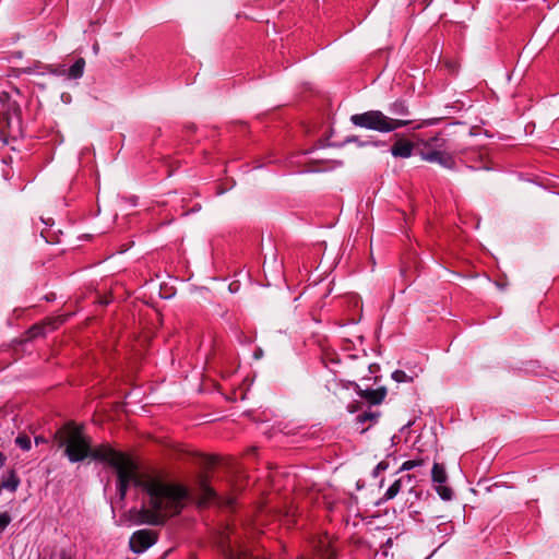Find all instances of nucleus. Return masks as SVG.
<instances>
[{
  "instance_id": "6e6552de",
  "label": "nucleus",
  "mask_w": 559,
  "mask_h": 559,
  "mask_svg": "<svg viewBox=\"0 0 559 559\" xmlns=\"http://www.w3.org/2000/svg\"><path fill=\"white\" fill-rule=\"evenodd\" d=\"M359 395L361 399L367 401L369 404L377 405V404H380L384 400V397L386 395V390H385V388H379L376 390L367 389V390L360 391Z\"/></svg>"
},
{
  "instance_id": "39448f33",
  "label": "nucleus",
  "mask_w": 559,
  "mask_h": 559,
  "mask_svg": "<svg viewBox=\"0 0 559 559\" xmlns=\"http://www.w3.org/2000/svg\"><path fill=\"white\" fill-rule=\"evenodd\" d=\"M431 480L436 485V491L438 492L442 500L448 501L452 499L453 490L449 486H445L448 475L442 464H433L431 469Z\"/></svg>"
},
{
  "instance_id": "4be33fe9",
  "label": "nucleus",
  "mask_w": 559,
  "mask_h": 559,
  "mask_svg": "<svg viewBox=\"0 0 559 559\" xmlns=\"http://www.w3.org/2000/svg\"><path fill=\"white\" fill-rule=\"evenodd\" d=\"M35 442H36V444H38L40 442H44V439L41 437H36Z\"/></svg>"
},
{
  "instance_id": "20e7f679",
  "label": "nucleus",
  "mask_w": 559,
  "mask_h": 559,
  "mask_svg": "<svg viewBox=\"0 0 559 559\" xmlns=\"http://www.w3.org/2000/svg\"><path fill=\"white\" fill-rule=\"evenodd\" d=\"M158 534L153 530L135 531L129 540L130 550L134 554H142L156 544Z\"/></svg>"
},
{
  "instance_id": "2eb2a0df",
  "label": "nucleus",
  "mask_w": 559,
  "mask_h": 559,
  "mask_svg": "<svg viewBox=\"0 0 559 559\" xmlns=\"http://www.w3.org/2000/svg\"><path fill=\"white\" fill-rule=\"evenodd\" d=\"M424 463H425V461L423 459L405 461L402 464V466L400 467L399 472L411 471V469H413L415 467L424 465Z\"/></svg>"
},
{
  "instance_id": "4468645a",
  "label": "nucleus",
  "mask_w": 559,
  "mask_h": 559,
  "mask_svg": "<svg viewBox=\"0 0 559 559\" xmlns=\"http://www.w3.org/2000/svg\"><path fill=\"white\" fill-rule=\"evenodd\" d=\"M15 444L23 451H28L32 448L31 438L26 435H19L15 439Z\"/></svg>"
},
{
  "instance_id": "dca6fc26",
  "label": "nucleus",
  "mask_w": 559,
  "mask_h": 559,
  "mask_svg": "<svg viewBox=\"0 0 559 559\" xmlns=\"http://www.w3.org/2000/svg\"><path fill=\"white\" fill-rule=\"evenodd\" d=\"M12 519L8 512L0 513V534L8 527Z\"/></svg>"
},
{
  "instance_id": "a211bd4d",
  "label": "nucleus",
  "mask_w": 559,
  "mask_h": 559,
  "mask_svg": "<svg viewBox=\"0 0 559 559\" xmlns=\"http://www.w3.org/2000/svg\"><path fill=\"white\" fill-rule=\"evenodd\" d=\"M202 489L204 498L207 500L214 499V497L216 496L215 491L204 481H202Z\"/></svg>"
},
{
  "instance_id": "f03ea898",
  "label": "nucleus",
  "mask_w": 559,
  "mask_h": 559,
  "mask_svg": "<svg viewBox=\"0 0 559 559\" xmlns=\"http://www.w3.org/2000/svg\"><path fill=\"white\" fill-rule=\"evenodd\" d=\"M350 122L360 128L388 133L411 123V120L390 118L380 110H369L350 117Z\"/></svg>"
},
{
  "instance_id": "412c9836",
  "label": "nucleus",
  "mask_w": 559,
  "mask_h": 559,
  "mask_svg": "<svg viewBox=\"0 0 559 559\" xmlns=\"http://www.w3.org/2000/svg\"><path fill=\"white\" fill-rule=\"evenodd\" d=\"M326 559H333V551L326 550Z\"/></svg>"
},
{
  "instance_id": "9d476101",
  "label": "nucleus",
  "mask_w": 559,
  "mask_h": 559,
  "mask_svg": "<svg viewBox=\"0 0 559 559\" xmlns=\"http://www.w3.org/2000/svg\"><path fill=\"white\" fill-rule=\"evenodd\" d=\"M389 111L393 116H400V117L407 116L408 115V106L406 105L405 100L397 99L390 105Z\"/></svg>"
},
{
  "instance_id": "0eeeda50",
  "label": "nucleus",
  "mask_w": 559,
  "mask_h": 559,
  "mask_svg": "<svg viewBox=\"0 0 559 559\" xmlns=\"http://www.w3.org/2000/svg\"><path fill=\"white\" fill-rule=\"evenodd\" d=\"M413 478L414 476L407 474V475H404L402 477H400L399 479H396L388 489L386 491L384 492L383 495V500L384 501H388V500H392L394 499L397 493L402 490V488L406 485H411L412 481H413Z\"/></svg>"
},
{
  "instance_id": "aec40b11",
  "label": "nucleus",
  "mask_w": 559,
  "mask_h": 559,
  "mask_svg": "<svg viewBox=\"0 0 559 559\" xmlns=\"http://www.w3.org/2000/svg\"><path fill=\"white\" fill-rule=\"evenodd\" d=\"M5 460L7 457L4 456V454L0 452V468L3 467V465L5 464Z\"/></svg>"
},
{
  "instance_id": "1a4fd4ad",
  "label": "nucleus",
  "mask_w": 559,
  "mask_h": 559,
  "mask_svg": "<svg viewBox=\"0 0 559 559\" xmlns=\"http://www.w3.org/2000/svg\"><path fill=\"white\" fill-rule=\"evenodd\" d=\"M85 68V60L83 58H79L67 71V78L71 80H76L82 78Z\"/></svg>"
},
{
  "instance_id": "423d86ee",
  "label": "nucleus",
  "mask_w": 559,
  "mask_h": 559,
  "mask_svg": "<svg viewBox=\"0 0 559 559\" xmlns=\"http://www.w3.org/2000/svg\"><path fill=\"white\" fill-rule=\"evenodd\" d=\"M414 144L406 139H397L391 146V154L397 158H408L413 155Z\"/></svg>"
},
{
  "instance_id": "f8f14e48",
  "label": "nucleus",
  "mask_w": 559,
  "mask_h": 559,
  "mask_svg": "<svg viewBox=\"0 0 559 559\" xmlns=\"http://www.w3.org/2000/svg\"><path fill=\"white\" fill-rule=\"evenodd\" d=\"M379 416V412L366 411L360 413L356 419L360 424H365L366 421L377 423Z\"/></svg>"
},
{
  "instance_id": "f257e3e1",
  "label": "nucleus",
  "mask_w": 559,
  "mask_h": 559,
  "mask_svg": "<svg viewBox=\"0 0 559 559\" xmlns=\"http://www.w3.org/2000/svg\"><path fill=\"white\" fill-rule=\"evenodd\" d=\"M59 448L71 463L82 462L87 457L107 463L117 473V492L124 500L128 489L133 486L141 501L140 508H131L123 519L130 525H163L166 520L178 514L187 498L185 487L169 483L156 472H139L135 463L122 452L109 444L92 448V440L74 424L66 425L56 436Z\"/></svg>"
},
{
  "instance_id": "f3484780",
  "label": "nucleus",
  "mask_w": 559,
  "mask_h": 559,
  "mask_svg": "<svg viewBox=\"0 0 559 559\" xmlns=\"http://www.w3.org/2000/svg\"><path fill=\"white\" fill-rule=\"evenodd\" d=\"M388 468H389V463L386 461H381L373 468L372 476L378 477L380 475V473L386 471Z\"/></svg>"
},
{
  "instance_id": "5701e85b",
  "label": "nucleus",
  "mask_w": 559,
  "mask_h": 559,
  "mask_svg": "<svg viewBox=\"0 0 559 559\" xmlns=\"http://www.w3.org/2000/svg\"><path fill=\"white\" fill-rule=\"evenodd\" d=\"M347 141H348V142H355V141H356V139H355V138H349Z\"/></svg>"
},
{
  "instance_id": "ddd939ff",
  "label": "nucleus",
  "mask_w": 559,
  "mask_h": 559,
  "mask_svg": "<svg viewBox=\"0 0 559 559\" xmlns=\"http://www.w3.org/2000/svg\"><path fill=\"white\" fill-rule=\"evenodd\" d=\"M416 377V373L414 374H407L405 371L403 370H395L392 372V379L397 382V383H402V382H412L414 380V378Z\"/></svg>"
},
{
  "instance_id": "6ab92c4d",
  "label": "nucleus",
  "mask_w": 559,
  "mask_h": 559,
  "mask_svg": "<svg viewBox=\"0 0 559 559\" xmlns=\"http://www.w3.org/2000/svg\"><path fill=\"white\" fill-rule=\"evenodd\" d=\"M60 559H74L67 551L62 550L60 552Z\"/></svg>"
},
{
  "instance_id": "7ed1b4c3",
  "label": "nucleus",
  "mask_w": 559,
  "mask_h": 559,
  "mask_svg": "<svg viewBox=\"0 0 559 559\" xmlns=\"http://www.w3.org/2000/svg\"><path fill=\"white\" fill-rule=\"evenodd\" d=\"M445 146V140L441 135H436L427 140L425 144V148L421 152L423 159L437 163L444 168H453L454 159L451 154H449Z\"/></svg>"
},
{
  "instance_id": "9b49d317",
  "label": "nucleus",
  "mask_w": 559,
  "mask_h": 559,
  "mask_svg": "<svg viewBox=\"0 0 559 559\" xmlns=\"http://www.w3.org/2000/svg\"><path fill=\"white\" fill-rule=\"evenodd\" d=\"M0 486L3 487L4 489L14 492L20 486V478L17 477L14 471H11L9 473V476L3 479Z\"/></svg>"
}]
</instances>
